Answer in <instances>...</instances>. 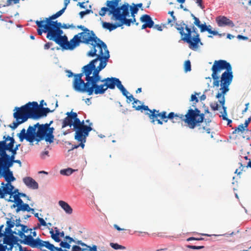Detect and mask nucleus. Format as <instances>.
I'll list each match as a JSON object with an SVG mask.
<instances>
[{
  "mask_svg": "<svg viewBox=\"0 0 251 251\" xmlns=\"http://www.w3.org/2000/svg\"><path fill=\"white\" fill-rule=\"evenodd\" d=\"M1 173H3V177L7 182H11L15 180L12 172L9 170H3Z\"/></svg>",
  "mask_w": 251,
  "mask_h": 251,
  "instance_id": "obj_30",
  "label": "nucleus"
},
{
  "mask_svg": "<svg viewBox=\"0 0 251 251\" xmlns=\"http://www.w3.org/2000/svg\"><path fill=\"white\" fill-rule=\"evenodd\" d=\"M3 226H0V238H2L3 237L4 233L2 232V228ZM2 239H0V251H6L7 249L6 246H3L1 243Z\"/></svg>",
  "mask_w": 251,
  "mask_h": 251,
  "instance_id": "obj_38",
  "label": "nucleus"
},
{
  "mask_svg": "<svg viewBox=\"0 0 251 251\" xmlns=\"http://www.w3.org/2000/svg\"><path fill=\"white\" fill-rule=\"evenodd\" d=\"M6 225L7 226V229L12 228L15 226V223L14 221H11L10 220H8L6 222Z\"/></svg>",
  "mask_w": 251,
  "mask_h": 251,
  "instance_id": "obj_48",
  "label": "nucleus"
},
{
  "mask_svg": "<svg viewBox=\"0 0 251 251\" xmlns=\"http://www.w3.org/2000/svg\"><path fill=\"white\" fill-rule=\"evenodd\" d=\"M110 246L112 248H113L115 250H119V249L124 250L126 249V248L124 246L119 245L117 243H111Z\"/></svg>",
  "mask_w": 251,
  "mask_h": 251,
  "instance_id": "obj_41",
  "label": "nucleus"
},
{
  "mask_svg": "<svg viewBox=\"0 0 251 251\" xmlns=\"http://www.w3.org/2000/svg\"><path fill=\"white\" fill-rule=\"evenodd\" d=\"M18 136L21 141H23L24 139L26 140V132H25V128L22 129Z\"/></svg>",
  "mask_w": 251,
  "mask_h": 251,
  "instance_id": "obj_40",
  "label": "nucleus"
},
{
  "mask_svg": "<svg viewBox=\"0 0 251 251\" xmlns=\"http://www.w3.org/2000/svg\"><path fill=\"white\" fill-rule=\"evenodd\" d=\"M38 123L33 126H29L26 131V140L30 143H32L36 136V128Z\"/></svg>",
  "mask_w": 251,
  "mask_h": 251,
  "instance_id": "obj_23",
  "label": "nucleus"
},
{
  "mask_svg": "<svg viewBox=\"0 0 251 251\" xmlns=\"http://www.w3.org/2000/svg\"><path fill=\"white\" fill-rule=\"evenodd\" d=\"M194 25L198 27L201 24V21H200L199 19L197 17V18H195V19H194Z\"/></svg>",
  "mask_w": 251,
  "mask_h": 251,
  "instance_id": "obj_59",
  "label": "nucleus"
},
{
  "mask_svg": "<svg viewBox=\"0 0 251 251\" xmlns=\"http://www.w3.org/2000/svg\"><path fill=\"white\" fill-rule=\"evenodd\" d=\"M247 130L248 129H246L244 126L243 124L240 125L238 126V127L235 128V130L233 131V133H236L239 132H243L244 131Z\"/></svg>",
  "mask_w": 251,
  "mask_h": 251,
  "instance_id": "obj_39",
  "label": "nucleus"
},
{
  "mask_svg": "<svg viewBox=\"0 0 251 251\" xmlns=\"http://www.w3.org/2000/svg\"><path fill=\"white\" fill-rule=\"evenodd\" d=\"M233 78L232 69L225 71L221 75V92L218 93L216 96V98L222 97L219 102L221 105L225 103V95L229 90V86L231 83Z\"/></svg>",
  "mask_w": 251,
  "mask_h": 251,
  "instance_id": "obj_8",
  "label": "nucleus"
},
{
  "mask_svg": "<svg viewBox=\"0 0 251 251\" xmlns=\"http://www.w3.org/2000/svg\"><path fill=\"white\" fill-rule=\"evenodd\" d=\"M196 2L198 4V6H200L201 8L203 9L204 6L202 4V0H195Z\"/></svg>",
  "mask_w": 251,
  "mask_h": 251,
  "instance_id": "obj_62",
  "label": "nucleus"
},
{
  "mask_svg": "<svg viewBox=\"0 0 251 251\" xmlns=\"http://www.w3.org/2000/svg\"><path fill=\"white\" fill-rule=\"evenodd\" d=\"M65 240L66 242H68L69 244L71 243L72 242H75L74 239L69 236H66L65 237Z\"/></svg>",
  "mask_w": 251,
  "mask_h": 251,
  "instance_id": "obj_58",
  "label": "nucleus"
},
{
  "mask_svg": "<svg viewBox=\"0 0 251 251\" xmlns=\"http://www.w3.org/2000/svg\"><path fill=\"white\" fill-rule=\"evenodd\" d=\"M239 164H240V167L238 169H237L234 172L235 174H236L237 175H240L242 173L245 167L241 163H239Z\"/></svg>",
  "mask_w": 251,
  "mask_h": 251,
  "instance_id": "obj_45",
  "label": "nucleus"
},
{
  "mask_svg": "<svg viewBox=\"0 0 251 251\" xmlns=\"http://www.w3.org/2000/svg\"><path fill=\"white\" fill-rule=\"evenodd\" d=\"M198 126V131L199 133H204L206 132L207 134L210 135L209 136L211 138L213 137V134H214V133H210V129L209 128H206L205 126H201L200 125Z\"/></svg>",
  "mask_w": 251,
  "mask_h": 251,
  "instance_id": "obj_37",
  "label": "nucleus"
},
{
  "mask_svg": "<svg viewBox=\"0 0 251 251\" xmlns=\"http://www.w3.org/2000/svg\"><path fill=\"white\" fill-rule=\"evenodd\" d=\"M140 20L142 23L149 25L150 28H151L153 26L154 22L149 15L144 14L142 15L140 18Z\"/></svg>",
  "mask_w": 251,
  "mask_h": 251,
  "instance_id": "obj_29",
  "label": "nucleus"
},
{
  "mask_svg": "<svg viewBox=\"0 0 251 251\" xmlns=\"http://www.w3.org/2000/svg\"><path fill=\"white\" fill-rule=\"evenodd\" d=\"M175 28L178 31L181 36V39L189 44L190 49L196 50L199 47V44L201 45L199 34L196 32L197 28L193 26L190 28L182 21L179 23H176Z\"/></svg>",
  "mask_w": 251,
  "mask_h": 251,
  "instance_id": "obj_5",
  "label": "nucleus"
},
{
  "mask_svg": "<svg viewBox=\"0 0 251 251\" xmlns=\"http://www.w3.org/2000/svg\"><path fill=\"white\" fill-rule=\"evenodd\" d=\"M122 93L123 95L125 96L127 100H128L130 101H131L133 100V102L132 103L133 104V108H134L136 110H139L138 109H137V107L138 106H136V104L137 103H139V104H141V101L139 100H136L132 95H128L129 93L128 92L126 89V88L124 87V86L122 84L121 81H120V82L119 83V85H118L117 87ZM142 112L143 110H140Z\"/></svg>",
  "mask_w": 251,
  "mask_h": 251,
  "instance_id": "obj_17",
  "label": "nucleus"
},
{
  "mask_svg": "<svg viewBox=\"0 0 251 251\" xmlns=\"http://www.w3.org/2000/svg\"><path fill=\"white\" fill-rule=\"evenodd\" d=\"M201 93H195V94L194 95H191V100H190V101H195L196 103V102H198L199 101V99L198 98L196 97V95H198V96H199V95Z\"/></svg>",
  "mask_w": 251,
  "mask_h": 251,
  "instance_id": "obj_47",
  "label": "nucleus"
},
{
  "mask_svg": "<svg viewBox=\"0 0 251 251\" xmlns=\"http://www.w3.org/2000/svg\"><path fill=\"white\" fill-rule=\"evenodd\" d=\"M0 141V157H14L15 150L12 149L15 140L9 136H3Z\"/></svg>",
  "mask_w": 251,
  "mask_h": 251,
  "instance_id": "obj_12",
  "label": "nucleus"
},
{
  "mask_svg": "<svg viewBox=\"0 0 251 251\" xmlns=\"http://www.w3.org/2000/svg\"><path fill=\"white\" fill-rule=\"evenodd\" d=\"M212 109L214 111L218 110L219 109V105L217 102L212 103L210 104Z\"/></svg>",
  "mask_w": 251,
  "mask_h": 251,
  "instance_id": "obj_53",
  "label": "nucleus"
},
{
  "mask_svg": "<svg viewBox=\"0 0 251 251\" xmlns=\"http://www.w3.org/2000/svg\"><path fill=\"white\" fill-rule=\"evenodd\" d=\"M237 38L239 40H248V37L244 36L242 35H238L237 36Z\"/></svg>",
  "mask_w": 251,
  "mask_h": 251,
  "instance_id": "obj_60",
  "label": "nucleus"
},
{
  "mask_svg": "<svg viewBox=\"0 0 251 251\" xmlns=\"http://www.w3.org/2000/svg\"><path fill=\"white\" fill-rule=\"evenodd\" d=\"M138 11V8L137 7V6H135L134 5L133 6H130L129 5V12L130 11L131 12L132 18L130 19H127V20H130V25H131V23H134L136 22L135 14L137 13ZM129 16V15L128 16Z\"/></svg>",
  "mask_w": 251,
  "mask_h": 251,
  "instance_id": "obj_31",
  "label": "nucleus"
},
{
  "mask_svg": "<svg viewBox=\"0 0 251 251\" xmlns=\"http://www.w3.org/2000/svg\"><path fill=\"white\" fill-rule=\"evenodd\" d=\"M15 225L16 227L13 231L14 234L22 237V236L24 235L25 233H27L28 232V228L27 226L21 224L20 218L16 220Z\"/></svg>",
  "mask_w": 251,
  "mask_h": 251,
  "instance_id": "obj_19",
  "label": "nucleus"
},
{
  "mask_svg": "<svg viewBox=\"0 0 251 251\" xmlns=\"http://www.w3.org/2000/svg\"><path fill=\"white\" fill-rule=\"evenodd\" d=\"M60 245L61 248H63L65 249H70L71 248V245H70V244L66 241H61L60 243Z\"/></svg>",
  "mask_w": 251,
  "mask_h": 251,
  "instance_id": "obj_44",
  "label": "nucleus"
},
{
  "mask_svg": "<svg viewBox=\"0 0 251 251\" xmlns=\"http://www.w3.org/2000/svg\"><path fill=\"white\" fill-rule=\"evenodd\" d=\"M53 16H51L48 18H46L45 20L41 21L37 20L35 23L38 28L37 29V33L39 35H41L43 32L47 33V38L50 39V37L49 36L52 31H53L57 21H53L55 18H53Z\"/></svg>",
  "mask_w": 251,
  "mask_h": 251,
  "instance_id": "obj_10",
  "label": "nucleus"
},
{
  "mask_svg": "<svg viewBox=\"0 0 251 251\" xmlns=\"http://www.w3.org/2000/svg\"><path fill=\"white\" fill-rule=\"evenodd\" d=\"M203 239L202 238H195V237H189L187 239V241H190L192 240H202Z\"/></svg>",
  "mask_w": 251,
  "mask_h": 251,
  "instance_id": "obj_63",
  "label": "nucleus"
},
{
  "mask_svg": "<svg viewBox=\"0 0 251 251\" xmlns=\"http://www.w3.org/2000/svg\"><path fill=\"white\" fill-rule=\"evenodd\" d=\"M232 69L231 65L229 62L225 60H215L211 68L212 73L211 75L213 79V85L214 86L219 87L220 85L219 77L218 74L221 71H226Z\"/></svg>",
  "mask_w": 251,
  "mask_h": 251,
  "instance_id": "obj_11",
  "label": "nucleus"
},
{
  "mask_svg": "<svg viewBox=\"0 0 251 251\" xmlns=\"http://www.w3.org/2000/svg\"><path fill=\"white\" fill-rule=\"evenodd\" d=\"M84 32H81L75 36L77 37L78 42L76 47L80 43L85 44H91L93 47L88 52L87 55L89 56H97L98 60L103 59L106 57H110L109 52L105 43L99 38L93 30L85 29Z\"/></svg>",
  "mask_w": 251,
  "mask_h": 251,
  "instance_id": "obj_3",
  "label": "nucleus"
},
{
  "mask_svg": "<svg viewBox=\"0 0 251 251\" xmlns=\"http://www.w3.org/2000/svg\"><path fill=\"white\" fill-rule=\"evenodd\" d=\"M13 198L14 204L11 206V208H13L16 207V212L17 213H18L21 211H23L25 205H26L27 203H24L21 198L19 197L18 195H14Z\"/></svg>",
  "mask_w": 251,
  "mask_h": 251,
  "instance_id": "obj_21",
  "label": "nucleus"
},
{
  "mask_svg": "<svg viewBox=\"0 0 251 251\" xmlns=\"http://www.w3.org/2000/svg\"><path fill=\"white\" fill-rule=\"evenodd\" d=\"M33 119H37L42 117L46 116L47 114L44 110V107H40L36 101H32Z\"/></svg>",
  "mask_w": 251,
  "mask_h": 251,
  "instance_id": "obj_18",
  "label": "nucleus"
},
{
  "mask_svg": "<svg viewBox=\"0 0 251 251\" xmlns=\"http://www.w3.org/2000/svg\"><path fill=\"white\" fill-rule=\"evenodd\" d=\"M225 104L222 105L224 109V114L222 115V118L224 120H227L228 118L226 117L227 113L226 111V107L224 106Z\"/></svg>",
  "mask_w": 251,
  "mask_h": 251,
  "instance_id": "obj_54",
  "label": "nucleus"
},
{
  "mask_svg": "<svg viewBox=\"0 0 251 251\" xmlns=\"http://www.w3.org/2000/svg\"><path fill=\"white\" fill-rule=\"evenodd\" d=\"M77 171V169H73L71 168H68L67 169H61L60 171V175L64 176H69L72 175L73 173Z\"/></svg>",
  "mask_w": 251,
  "mask_h": 251,
  "instance_id": "obj_35",
  "label": "nucleus"
},
{
  "mask_svg": "<svg viewBox=\"0 0 251 251\" xmlns=\"http://www.w3.org/2000/svg\"><path fill=\"white\" fill-rule=\"evenodd\" d=\"M23 238V240L21 241V243L27 245L33 248H37L41 251H44V246L46 241H43L39 238L34 239L33 236L24 235L20 237Z\"/></svg>",
  "mask_w": 251,
  "mask_h": 251,
  "instance_id": "obj_14",
  "label": "nucleus"
},
{
  "mask_svg": "<svg viewBox=\"0 0 251 251\" xmlns=\"http://www.w3.org/2000/svg\"><path fill=\"white\" fill-rule=\"evenodd\" d=\"M184 70L186 72L191 70V62L189 60L186 61L184 63Z\"/></svg>",
  "mask_w": 251,
  "mask_h": 251,
  "instance_id": "obj_42",
  "label": "nucleus"
},
{
  "mask_svg": "<svg viewBox=\"0 0 251 251\" xmlns=\"http://www.w3.org/2000/svg\"><path fill=\"white\" fill-rule=\"evenodd\" d=\"M215 20L218 25L220 27L228 26L233 27L235 26L234 24L231 20L224 16H218Z\"/></svg>",
  "mask_w": 251,
  "mask_h": 251,
  "instance_id": "obj_20",
  "label": "nucleus"
},
{
  "mask_svg": "<svg viewBox=\"0 0 251 251\" xmlns=\"http://www.w3.org/2000/svg\"><path fill=\"white\" fill-rule=\"evenodd\" d=\"M187 248L190 249H194V250H199L203 249L204 247L203 246H192V245H188Z\"/></svg>",
  "mask_w": 251,
  "mask_h": 251,
  "instance_id": "obj_51",
  "label": "nucleus"
},
{
  "mask_svg": "<svg viewBox=\"0 0 251 251\" xmlns=\"http://www.w3.org/2000/svg\"><path fill=\"white\" fill-rule=\"evenodd\" d=\"M66 114L67 117L63 120L62 127L64 128L67 126L71 127L73 126L75 129V139L80 142V146L83 148L86 137L88 136L89 132L92 130V123L90 124L89 126L85 125L84 121L81 122L75 112H68Z\"/></svg>",
  "mask_w": 251,
  "mask_h": 251,
  "instance_id": "obj_4",
  "label": "nucleus"
},
{
  "mask_svg": "<svg viewBox=\"0 0 251 251\" xmlns=\"http://www.w3.org/2000/svg\"><path fill=\"white\" fill-rule=\"evenodd\" d=\"M38 221L40 222V225L43 226H47V223L45 221V220L42 218H38Z\"/></svg>",
  "mask_w": 251,
  "mask_h": 251,
  "instance_id": "obj_56",
  "label": "nucleus"
},
{
  "mask_svg": "<svg viewBox=\"0 0 251 251\" xmlns=\"http://www.w3.org/2000/svg\"><path fill=\"white\" fill-rule=\"evenodd\" d=\"M185 115L180 113H175L173 112H171L169 113V119L174 123H180L184 122L185 123Z\"/></svg>",
  "mask_w": 251,
  "mask_h": 251,
  "instance_id": "obj_22",
  "label": "nucleus"
},
{
  "mask_svg": "<svg viewBox=\"0 0 251 251\" xmlns=\"http://www.w3.org/2000/svg\"><path fill=\"white\" fill-rule=\"evenodd\" d=\"M185 124L190 129H194L200 124L202 123L204 119V114L197 108L189 109L185 114Z\"/></svg>",
  "mask_w": 251,
  "mask_h": 251,
  "instance_id": "obj_9",
  "label": "nucleus"
},
{
  "mask_svg": "<svg viewBox=\"0 0 251 251\" xmlns=\"http://www.w3.org/2000/svg\"><path fill=\"white\" fill-rule=\"evenodd\" d=\"M52 123V121H50L49 124H47L48 126V132L47 134V137L45 138V141L50 143H52L54 140V136L53 135V132L54 130L53 127H50V125Z\"/></svg>",
  "mask_w": 251,
  "mask_h": 251,
  "instance_id": "obj_28",
  "label": "nucleus"
},
{
  "mask_svg": "<svg viewBox=\"0 0 251 251\" xmlns=\"http://www.w3.org/2000/svg\"><path fill=\"white\" fill-rule=\"evenodd\" d=\"M48 125L47 124L45 125H39L37 126L38 130L36 132V136L39 137L40 140L45 139L47 137L48 132Z\"/></svg>",
  "mask_w": 251,
  "mask_h": 251,
  "instance_id": "obj_25",
  "label": "nucleus"
},
{
  "mask_svg": "<svg viewBox=\"0 0 251 251\" xmlns=\"http://www.w3.org/2000/svg\"><path fill=\"white\" fill-rule=\"evenodd\" d=\"M70 0H64V7L62 9L56 12L55 14L52 15V17L55 18L56 19L58 17H60L61 15H62V14L64 12L65 9H66L67 5L70 3Z\"/></svg>",
  "mask_w": 251,
  "mask_h": 251,
  "instance_id": "obj_36",
  "label": "nucleus"
},
{
  "mask_svg": "<svg viewBox=\"0 0 251 251\" xmlns=\"http://www.w3.org/2000/svg\"><path fill=\"white\" fill-rule=\"evenodd\" d=\"M175 23V24L176 23H178V22H176H176H174V20H173V18H172V19H168V20H167V24L170 25V26L171 27H172L174 25V24Z\"/></svg>",
  "mask_w": 251,
  "mask_h": 251,
  "instance_id": "obj_57",
  "label": "nucleus"
},
{
  "mask_svg": "<svg viewBox=\"0 0 251 251\" xmlns=\"http://www.w3.org/2000/svg\"><path fill=\"white\" fill-rule=\"evenodd\" d=\"M120 0H107L106 7H102L99 11L100 16H104L107 13L111 16V19L115 21L114 24L104 22L103 28L110 31L121 27L123 25L130 26V20H127L126 17L129 15V4L125 3L122 5L119 4Z\"/></svg>",
  "mask_w": 251,
  "mask_h": 251,
  "instance_id": "obj_2",
  "label": "nucleus"
},
{
  "mask_svg": "<svg viewBox=\"0 0 251 251\" xmlns=\"http://www.w3.org/2000/svg\"><path fill=\"white\" fill-rule=\"evenodd\" d=\"M13 111V117L16 120L9 125V127L13 129L27 121L28 119H33L32 102H28L21 107H15Z\"/></svg>",
  "mask_w": 251,
  "mask_h": 251,
  "instance_id": "obj_7",
  "label": "nucleus"
},
{
  "mask_svg": "<svg viewBox=\"0 0 251 251\" xmlns=\"http://www.w3.org/2000/svg\"><path fill=\"white\" fill-rule=\"evenodd\" d=\"M48 228L50 230V233L51 235V237L52 239H53L56 242H59L61 240L59 238V234L60 232L57 228V227H55L54 229L55 230V233H54V231L52 228H50L48 227Z\"/></svg>",
  "mask_w": 251,
  "mask_h": 251,
  "instance_id": "obj_32",
  "label": "nucleus"
},
{
  "mask_svg": "<svg viewBox=\"0 0 251 251\" xmlns=\"http://www.w3.org/2000/svg\"><path fill=\"white\" fill-rule=\"evenodd\" d=\"M84 68V66L82 68V72L81 73L74 75V78L73 82L74 89L76 91L81 93H85V91L87 87L86 82H85L82 79V77L84 75L86 76Z\"/></svg>",
  "mask_w": 251,
  "mask_h": 251,
  "instance_id": "obj_15",
  "label": "nucleus"
},
{
  "mask_svg": "<svg viewBox=\"0 0 251 251\" xmlns=\"http://www.w3.org/2000/svg\"><path fill=\"white\" fill-rule=\"evenodd\" d=\"M44 248L48 249L50 251H65V250H63L61 248H58L55 247L53 244L50 243L49 241H46Z\"/></svg>",
  "mask_w": 251,
  "mask_h": 251,
  "instance_id": "obj_34",
  "label": "nucleus"
},
{
  "mask_svg": "<svg viewBox=\"0 0 251 251\" xmlns=\"http://www.w3.org/2000/svg\"><path fill=\"white\" fill-rule=\"evenodd\" d=\"M61 23L57 22V24L55 26L53 31H52L50 34L48 36L50 37V40L54 41L56 44L59 45L63 49L73 50L78 42L77 37L74 36L70 40L68 41L67 37L65 35L62 36L63 31L60 29Z\"/></svg>",
  "mask_w": 251,
  "mask_h": 251,
  "instance_id": "obj_6",
  "label": "nucleus"
},
{
  "mask_svg": "<svg viewBox=\"0 0 251 251\" xmlns=\"http://www.w3.org/2000/svg\"><path fill=\"white\" fill-rule=\"evenodd\" d=\"M14 159H1V172L3 170H9L13 164Z\"/></svg>",
  "mask_w": 251,
  "mask_h": 251,
  "instance_id": "obj_27",
  "label": "nucleus"
},
{
  "mask_svg": "<svg viewBox=\"0 0 251 251\" xmlns=\"http://www.w3.org/2000/svg\"><path fill=\"white\" fill-rule=\"evenodd\" d=\"M109 58L107 56L106 58L99 60L100 63L97 67L95 64L98 61V59L92 60L89 64L84 66L85 80L87 86L85 93L88 95H91L93 93L96 95L103 94L108 88L114 89L116 86L118 87L120 81L119 78L111 77L101 79L99 74L100 71L106 67Z\"/></svg>",
  "mask_w": 251,
  "mask_h": 251,
  "instance_id": "obj_1",
  "label": "nucleus"
},
{
  "mask_svg": "<svg viewBox=\"0 0 251 251\" xmlns=\"http://www.w3.org/2000/svg\"><path fill=\"white\" fill-rule=\"evenodd\" d=\"M19 2V0H7L6 3L4 6H9L12 4H17Z\"/></svg>",
  "mask_w": 251,
  "mask_h": 251,
  "instance_id": "obj_46",
  "label": "nucleus"
},
{
  "mask_svg": "<svg viewBox=\"0 0 251 251\" xmlns=\"http://www.w3.org/2000/svg\"><path fill=\"white\" fill-rule=\"evenodd\" d=\"M3 192L5 195H8L10 196H12L14 193L18 192V189H14V187L11 184V182H7L4 184V182L1 183Z\"/></svg>",
  "mask_w": 251,
  "mask_h": 251,
  "instance_id": "obj_24",
  "label": "nucleus"
},
{
  "mask_svg": "<svg viewBox=\"0 0 251 251\" xmlns=\"http://www.w3.org/2000/svg\"><path fill=\"white\" fill-rule=\"evenodd\" d=\"M207 32L209 34H213V35H218L220 37L222 36V34H219L217 31L212 30L211 28H209L208 31H207Z\"/></svg>",
  "mask_w": 251,
  "mask_h": 251,
  "instance_id": "obj_55",
  "label": "nucleus"
},
{
  "mask_svg": "<svg viewBox=\"0 0 251 251\" xmlns=\"http://www.w3.org/2000/svg\"><path fill=\"white\" fill-rule=\"evenodd\" d=\"M23 181L25 184L29 188L37 189L39 187L38 183L31 177H25L23 179Z\"/></svg>",
  "mask_w": 251,
  "mask_h": 251,
  "instance_id": "obj_26",
  "label": "nucleus"
},
{
  "mask_svg": "<svg viewBox=\"0 0 251 251\" xmlns=\"http://www.w3.org/2000/svg\"><path fill=\"white\" fill-rule=\"evenodd\" d=\"M152 27L156 29L158 31H162L163 28L166 27V24H163L162 25H153Z\"/></svg>",
  "mask_w": 251,
  "mask_h": 251,
  "instance_id": "obj_49",
  "label": "nucleus"
},
{
  "mask_svg": "<svg viewBox=\"0 0 251 251\" xmlns=\"http://www.w3.org/2000/svg\"><path fill=\"white\" fill-rule=\"evenodd\" d=\"M52 45V43L48 42L44 45V49L48 50Z\"/></svg>",
  "mask_w": 251,
  "mask_h": 251,
  "instance_id": "obj_61",
  "label": "nucleus"
},
{
  "mask_svg": "<svg viewBox=\"0 0 251 251\" xmlns=\"http://www.w3.org/2000/svg\"><path fill=\"white\" fill-rule=\"evenodd\" d=\"M34 209L30 208L29 207V205L28 204H27L26 205H25L24 209L22 211H27V212L32 211V212L33 213L34 212Z\"/></svg>",
  "mask_w": 251,
  "mask_h": 251,
  "instance_id": "obj_52",
  "label": "nucleus"
},
{
  "mask_svg": "<svg viewBox=\"0 0 251 251\" xmlns=\"http://www.w3.org/2000/svg\"><path fill=\"white\" fill-rule=\"evenodd\" d=\"M58 203L66 213L71 214L73 213V209L68 203L63 201H60Z\"/></svg>",
  "mask_w": 251,
  "mask_h": 251,
  "instance_id": "obj_33",
  "label": "nucleus"
},
{
  "mask_svg": "<svg viewBox=\"0 0 251 251\" xmlns=\"http://www.w3.org/2000/svg\"><path fill=\"white\" fill-rule=\"evenodd\" d=\"M137 109L145 111V114L148 116L151 123L153 124H155L156 118L158 117H160L161 119L165 123L167 122L169 119V114L167 115V112L165 111L159 112V110L155 109L151 110L147 105H138Z\"/></svg>",
  "mask_w": 251,
  "mask_h": 251,
  "instance_id": "obj_13",
  "label": "nucleus"
},
{
  "mask_svg": "<svg viewBox=\"0 0 251 251\" xmlns=\"http://www.w3.org/2000/svg\"><path fill=\"white\" fill-rule=\"evenodd\" d=\"M198 27L200 28V31L201 32L207 31L209 29L208 26H207L205 24H201L200 25L198 26Z\"/></svg>",
  "mask_w": 251,
  "mask_h": 251,
  "instance_id": "obj_43",
  "label": "nucleus"
},
{
  "mask_svg": "<svg viewBox=\"0 0 251 251\" xmlns=\"http://www.w3.org/2000/svg\"><path fill=\"white\" fill-rule=\"evenodd\" d=\"M73 25H67L66 24H63V25L61 24V28H64V29H67L71 27H73Z\"/></svg>",
  "mask_w": 251,
  "mask_h": 251,
  "instance_id": "obj_64",
  "label": "nucleus"
},
{
  "mask_svg": "<svg viewBox=\"0 0 251 251\" xmlns=\"http://www.w3.org/2000/svg\"><path fill=\"white\" fill-rule=\"evenodd\" d=\"M1 239V238H0ZM1 243L3 246H6L8 251L11 250L14 245L16 244L18 241V238L14 236L12 234H6L4 233L3 237L1 238Z\"/></svg>",
  "mask_w": 251,
  "mask_h": 251,
  "instance_id": "obj_16",
  "label": "nucleus"
},
{
  "mask_svg": "<svg viewBox=\"0 0 251 251\" xmlns=\"http://www.w3.org/2000/svg\"><path fill=\"white\" fill-rule=\"evenodd\" d=\"M91 12H93V11L91 10L87 9L85 11L80 12L79 14L80 17L82 18L84 15L89 14Z\"/></svg>",
  "mask_w": 251,
  "mask_h": 251,
  "instance_id": "obj_50",
  "label": "nucleus"
}]
</instances>
